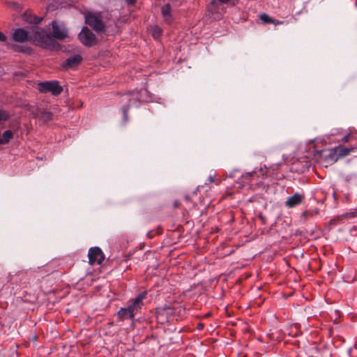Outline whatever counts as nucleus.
I'll list each match as a JSON object with an SVG mask.
<instances>
[{
  "mask_svg": "<svg viewBox=\"0 0 357 357\" xmlns=\"http://www.w3.org/2000/svg\"><path fill=\"white\" fill-rule=\"evenodd\" d=\"M12 38L18 43L33 41L36 45L43 48L53 47L55 43L45 29L38 26L32 28L30 31L22 28L16 29L13 32Z\"/></svg>",
  "mask_w": 357,
  "mask_h": 357,
  "instance_id": "f257e3e1",
  "label": "nucleus"
},
{
  "mask_svg": "<svg viewBox=\"0 0 357 357\" xmlns=\"http://www.w3.org/2000/svg\"><path fill=\"white\" fill-rule=\"evenodd\" d=\"M52 24V35H50V33H48V34L52 37V38L54 41H55L54 38L58 39V40H64L66 38L68 37V30L63 23H59L57 22L53 21ZM54 43H54L53 48H54V47L56 45V42H54ZM50 49H52V47H51Z\"/></svg>",
  "mask_w": 357,
  "mask_h": 357,
  "instance_id": "f03ea898",
  "label": "nucleus"
},
{
  "mask_svg": "<svg viewBox=\"0 0 357 357\" xmlns=\"http://www.w3.org/2000/svg\"><path fill=\"white\" fill-rule=\"evenodd\" d=\"M85 22L97 31H100L104 29V24L100 13H88L85 17Z\"/></svg>",
  "mask_w": 357,
  "mask_h": 357,
  "instance_id": "7ed1b4c3",
  "label": "nucleus"
},
{
  "mask_svg": "<svg viewBox=\"0 0 357 357\" xmlns=\"http://www.w3.org/2000/svg\"><path fill=\"white\" fill-rule=\"evenodd\" d=\"M38 89L40 92H50L54 96L59 95L62 91V87L56 81L41 82L38 84Z\"/></svg>",
  "mask_w": 357,
  "mask_h": 357,
  "instance_id": "20e7f679",
  "label": "nucleus"
},
{
  "mask_svg": "<svg viewBox=\"0 0 357 357\" xmlns=\"http://www.w3.org/2000/svg\"><path fill=\"white\" fill-rule=\"evenodd\" d=\"M78 37L80 42L85 46H93L96 43L95 35L88 28L84 27Z\"/></svg>",
  "mask_w": 357,
  "mask_h": 357,
  "instance_id": "39448f33",
  "label": "nucleus"
},
{
  "mask_svg": "<svg viewBox=\"0 0 357 357\" xmlns=\"http://www.w3.org/2000/svg\"><path fill=\"white\" fill-rule=\"evenodd\" d=\"M231 0H213L208 5V11L213 19H219L221 16L220 13L221 3H230Z\"/></svg>",
  "mask_w": 357,
  "mask_h": 357,
  "instance_id": "423d86ee",
  "label": "nucleus"
},
{
  "mask_svg": "<svg viewBox=\"0 0 357 357\" xmlns=\"http://www.w3.org/2000/svg\"><path fill=\"white\" fill-rule=\"evenodd\" d=\"M89 261L91 265L95 264H100L105 257L100 248L98 247L91 248L89 250Z\"/></svg>",
  "mask_w": 357,
  "mask_h": 357,
  "instance_id": "0eeeda50",
  "label": "nucleus"
},
{
  "mask_svg": "<svg viewBox=\"0 0 357 357\" xmlns=\"http://www.w3.org/2000/svg\"><path fill=\"white\" fill-rule=\"evenodd\" d=\"M305 199L303 193L296 192L292 196L289 197L285 202V206L291 208L301 204Z\"/></svg>",
  "mask_w": 357,
  "mask_h": 357,
  "instance_id": "6e6552de",
  "label": "nucleus"
},
{
  "mask_svg": "<svg viewBox=\"0 0 357 357\" xmlns=\"http://www.w3.org/2000/svg\"><path fill=\"white\" fill-rule=\"evenodd\" d=\"M138 311L139 310L131 304L126 308H121L118 312V316L121 320L132 319Z\"/></svg>",
  "mask_w": 357,
  "mask_h": 357,
  "instance_id": "1a4fd4ad",
  "label": "nucleus"
},
{
  "mask_svg": "<svg viewBox=\"0 0 357 357\" xmlns=\"http://www.w3.org/2000/svg\"><path fill=\"white\" fill-rule=\"evenodd\" d=\"M124 98L128 99L130 102L128 106H125L122 108L123 118L125 121H127V113L129 109V106L135 105L137 102L140 101L139 92L138 91H133L131 94L125 96Z\"/></svg>",
  "mask_w": 357,
  "mask_h": 357,
  "instance_id": "9d476101",
  "label": "nucleus"
},
{
  "mask_svg": "<svg viewBox=\"0 0 357 357\" xmlns=\"http://www.w3.org/2000/svg\"><path fill=\"white\" fill-rule=\"evenodd\" d=\"M265 172L266 171L264 170L263 169H260L258 171L255 170L252 172H247L242 176L243 182L252 185L254 184V178L255 177H259V174L264 175Z\"/></svg>",
  "mask_w": 357,
  "mask_h": 357,
  "instance_id": "9b49d317",
  "label": "nucleus"
},
{
  "mask_svg": "<svg viewBox=\"0 0 357 357\" xmlns=\"http://www.w3.org/2000/svg\"><path fill=\"white\" fill-rule=\"evenodd\" d=\"M82 59V56L79 54L71 56L66 60L63 64V68L66 70L74 68L79 65Z\"/></svg>",
  "mask_w": 357,
  "mask_h": 357,
  "instance_id": "f8f14e48",
  "label": "nucleus"
},
{
  "mask_svg": "<svg viewBox=\"0 0 357 357\" xmlns=\"http://www.w3.org/2000/svg\"><path fill=\"white\" fill-rule=\"evenodd\" d=\"M146 293L142 292L139 294L134 300L133 303H132L133 305H135L138 310L141 308V306L142 305V300L145 298Z\"/></svg>",
  "mask_w": 357,
  "mask_h": 357,
  "instance_id": "ddd939ff",
  "label": "nucleus"
},
{
  "mask_svg": "<svg viewBox=\"0 0 357 357\" xmlns=\"http://www.w3.org/2000/svg\"><path fill=\"white\" fill-rule=\"evenodd\" d=\"M162 14L163 15V17L165 18V20L169 23L171 22L170 20V7L169 5L166 4L162 8Z\"/></svg>",
  "mask_w": 357,
  "mask_h": 357,
  "instance_id": "4468645a",
  "label": "nucleus"
},
{
  "mask_svg": "<svg viewBox=\"0 0 357 357\" xmlns=\"http://www.w3.org/2000/svg\"><path fill=\"white\" fill-rule=\"evenodd\" d=\"M150 31L154 38H158L161 33V29L158 26H153L150 28Z\"/></svg>",
  "mask_w": 357,
  "mask_h": 357,
  "instance_id": "2eb2a0df",
  "label": "nucleus"
},
{
  "mask_svg": "<svg viewBox=\"0 0 357 357\" xmlns=\"http://www.w3.org/2000/svg\"><path fill=\"white\" fill-rule=\"evenodd\" d=\"M42 20H43L42 17H38L32 16V15L26 17L25 19V20L27 21L28 22L33 23L35 24H39L42 21Z\"/></svg>",
  "mask_w": 357,
  "mask_h": 357,
  "instance_id": "dca6fc26",
  "label": "nucleus"
},
{
  "mask_svg": "<svg viewBox=\"0 0 357 357\" xmlns=\"http://www.w3.org/2000/svg\"><path fill=\"white\" fill-rule=\"evenodd\" d=\"M10 117V115L6 111L0 109V125L6 121Z\"/></svg>",
  "mask_w": 357,
  "mask_h": 357,
  "instance_id": "f3484780",
  "label": "nucleus"
},
{
  "mask_svg": "<svg viewBox=\"0 0 357 357\" xmlns=\"http://www.w3.org/2000/svg\"><path fill=\"white\" fill-rule=\"evenodd\" d=\"M338 149L340 150L339 153L342 156L347 155L351 152V151L353 149L352 148L348 149V148H343V147H340V146Z\"/></svg>",
  "mask_w": 357,
  "mask_h": 357,
  "instance_id": "a211bd4d",
  "label": "nucleus"
},
{
  "mask_svg": "<svg viewBox=\"0 0 357 357\" xmlns=\"http://www.w3.org/2000/svg\"><path fill=\"white\" fill-rule=\"evenodd\" d=\"M215 173L213 172V174H211L206 180V184L214 183V182H219L218 179L215 178Z\"/></svg>",
  "mask_w": 357,
  "mask_h": 357,
  "instance_id": "6ab92c4d",
  "label": "nucleus"
},
{
  "mask_svg": "<svg viewBox=\"0 0 357 357\" xmlns=\"http://www.w3.org/2000/svg\"><path fill=\"white\" fill-rule=\"evenodd\" d=\"M260 20L265 22V23H271L272 22V18H271L268 15L266 14H262L260 16Z\"/></svg>",
  "mask_w": 357,
  "mask_h": 357,
  "instance_id": "aec40b11",
  "label": "nucleus"
},
{
  "mask_svg": "<svg viewBox=\"0 0 357 357\" xmlns=\"http://www.w3.org/2000/svg\"><path fill=\"white\" fill-rule=\"evenodd\" d=\"M352 135H353L352 132H350L349 133H348L347 135H345L342 138V141L343 142H348L349 141L350 137L352 136Z\"/></svg>",
  "mask_w": 357,
  "mask_h": 357,
  "instance_id": "412c9836",
  "label": "nucleus"
},
{
  "mask_svg": "<svg viewBox=\"0 0 357 357\" xmlns=\"http://www.w3.org/2000/svg\"><path fill=\"white\" fill-rule=\"evenodd\" d=\"M6 40V36L0 31V42H4Z\"/></svg>",
  "mask_w": 357,
  "mask_h": 357,
  "instance_id": "4be33fe9",
  "label": "nucleus"
},
{
  "mask_svg": "<svg viewBox=\"0 0 357 357\" xmlns=\"http://www.w3.org/2000/svg\"><path fill=\"white\" fill-rule=\"evenodd\" d=\"M283 22L282 21H280L278 20H272L271 24H274L275 25L282 24Z\"/></svg>",
  "mask_w": 357,
  "mask_h": 357,
  "instance_id": "5701e85b",
  "label": "nucleus"
},
{
  "mask_svg": "<svg viewBox=\"0 0 357 357\" xmlns=\"http://www.w3.org/2000/svg\"><path fill=\"white\" fill-rule=\"evenodd\" d=\"M44 118H45V120L51 119V114L49 113V112L45 113L44 114Z\"/></svg>",
  "mask_w": 357,
  "mask_h": 357,
  "instance_id": "b1692460",
  "label": "nucleus"
},
{
  "mask_svg": "<svg viewBox=\"0 0 357 357\" xmlns=\"http://www.w3.org/2000/svg\"><path fill=\"white\" fill-rule=\"evenodd\" d=\"M349 352H355V354L357 355V348L350 349Z\"/></svg>",
  "mask_w": 357,
  "mask_h": 357,
  "instance_id": "393cba45",
  "label": "nucleus"
},
{
  "mask_svg": "<svg viewBox=\"0 0 357 357\" xmlns=\"http://www.w3.org/2000/svg\"><path fill=\"white\" fill-rule=\"evenodd\" d=\"M126 1H127V2H128V3H131V4L134 3H135V0H126Z\"/></svg>",
  "mask_w": 357,
  "mask_h": 357,
  "instance_id": "a878e982",
  "label": "nucleus"
},
{
  "mask_svg": "<svg viewBox=\"0 0 357 357\" xmlns=\"http://www.w3.org/2000/svg\"><path fill=\"white\" fill-rule=\"evenodd\" d=\"M347 217H354V215L353 214H347L346 215Z\"/></svg>",
  "mask_w": 357,
  "mask_h": 357,
  "instance_id": "bb28decb",
  "label": "nucleus"
},
{
  "mask_svg": "<svg viewBox=\"0 0 357 357\" xmlns=\"http://www.w3.org/2000/svg\"><path fill=\"white\" fill-rule=\"evenodd\" d=\"M316 152L317 153V154L320 155L321 153V151H316Z\"/></svg>",
  "mask_w": 357,
  "mask_h": 357,
  "instance_id": "cd10ccee",
  "label": "nucleus"
},
{
  "mask_svg": "<svg viewBox=\"0 0 357 357\" xmlns=\"http://www.w3.org/2000/svg\"><path fill=\"white\" fill-rule=\"evenodd\" d=\"M306 214H307V212H306V211H304V212L303 213V216L306 215Z\"/></svg>",
  "mask_w": 357,
  "mask_h": 357,
  "instance_id": "c85d7f7f",
  "label": "nucleus"
},
{
  "mask_svg": "<svg viewBox=\"0 0 357 357\" xmlns=\"http://www.w3.org/2000/svg\"><path fill=\"white\" fill-rule=\"evenodd\" d=\"M209 315H210V313H207V314H206V317H208Z\"/></svg>",
  "mask_w": 357,
  "mask_h": 357,
  "instance_id": "c756f323",
  "label": "nucleus"
},
{
  "mask_svg": "<svg viewBox=\"0 0 357 357\" xmlns=\"http://www.w3.org/2000/svg\"><path fill=\"white\" fill-rule=\"evenodd\" d=\"M231 4L234 5V4H235V2H234V1H232V2L231 3Z\"/></svg>",
  "mask_w": 357,
  "mask_h": 357,
  "instance_id": "7c9ffc66",
  "label": "nucleus"
},
{
  "mask_svg": "<svg viewBox=\"0 0 357 357\" xmlns=\"http://www.w3.org/2000/svg\"><path fill=\"white\" fill-rule=\"evenodd\" d=\"M356 5L357 6V0H356Z\"/></svg>",
  "mask_w": 357,
  "mask_h": 357,
  "instance_id": "2f4dec72",
  "label": "nucleus"
}]
</instances>
